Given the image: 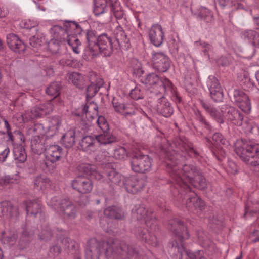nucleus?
I'll return each mask as SVG.
<instances>
[{
  "label": "nucleus",
  "instance_id": "nucleus-1",
  "mask_svg": "<svg viewBox=\"0 0 259 259\" xmlns=\"http://www.w3.org/2000/svg\"><path fill=\"white\" fill-rule=\"evenodd\" d=\"M168 228L176 238L168 245V252L172 259H182L183 252L187 254V259H203L199 254H196L185 250L184 241L188 239L190 235L184 221L178 218L170 220Z\"/></svg>",
  "mask_w": 259,
  "mask_h": 259
},
{
  "label": "nucleus",
  "instance_id": "nucleus-2",
  "mask_svg": "<svg viewBox=\"0 0 259 259\" xmlns=\"http://www.w3.org/2000/svg\"><path fill=\"white\" fill-rule=\"evenodd\" d=\"M165 163L167 171L180 188L188 185L199 170L191 164H185L182 170H179L176 158V150L164 151Z\"/></svg>",
  "mask_w": 259,
  "mask_h": 259
},
{
  "label": "nucleus",
  "instance_id": "nucleus-3",
  "mask_svg": "<svg viewBox=\"0 0 259 259\" xmlns=\"http://www.w3.org/2000/svg\"><path fill=\"white\" fill-rule=\"evenodd\" d=\"M234 151L242 161L252 166L259 165V145L246 140L237 139Z\"/></svg>",
  "mask_w": 259,
  "mask_h": 259
},
{
  "label": "nucleus",
  "instance_id": "nucleus-4",
  "mask_svg": "<svg viewBox=\"0 0 259 259\" xmlns=\"http://www.w3.org/2000/svg\"><path fill=\"white\" fill-rule=\"evenodd\" d=\"M94 15L97 17L103 16L105 21L110 20V15L108 13V4L111 12L117 19H120L124 16V12L118 0H94Z\"/></svg>",
  "mask_w": 259,
  "mask_h": 259
},
{
  "label": "nucleus",
  "instance_id": "nucleus-5",
  "mask_svg": "<svg viewBox=\"0 0 259 259\" xmlns=\"http://www.w3.org/2000/svg\"><path fill=\"white\" fill-rule=\"evenodd\" d=\"M142 82L148 86L152 96L164 94L167 91H172V83L166 77L160 78L155 73H150L142 80Z\"/></svg>",
  "mask_w": 259,
  "mask_h": 259
},
{
  "label": "nucleus",
  "instance_id": "nucleus-6",
  "mask_svg": "<svg viewBox=\"0 0 259 259\" xmlns=\"http://www.w3.org/2000/svg\"><path fill=\"white\" fill-rule=\"evenodd\" d=\"M181 188V192L179 194L180 202L185 205L189 210L193 211L194 209H199L202 211L204 208V202L199 198L193 191L189 185H185Z\"/></svg>",
  "mask_w": 259,
  "mask_h": 259
},
{
  "label": "nucleus",
  "instance_id": "nucleus-7",
  "mask_svg": "<svg viewBox=\"0 0 259 259\" xmlns=\"http://www.w3.org/2000/svg\"><path fill=\"white\" fill-rule=\"evenodd\" d=\"M152 159L140 151L134 152L130 160L131 169L135 172L145 174L151 170Z\"/></svg>",
  "mask_w": 259,
  "mask_h": 259
},
{
  "label": "nucleus",
  "instance_id": "nucleus-8",
  "mask_svg": "<svg viewBox=\"0 0 259 259\" xmlns=\"http://www.w3.org/2000/svg\"><path fill=\"white\" fill-rule=\"evenodd\" d=\"M55 100H50L43 104L36 105L30 110L26 111L22 117L24 122H28L38 118H42L50 114L54 110Z\"/></svg>",
  "mask_w": 259,
  "mask_h": 259
},
{
  "label": "nucleus",
  "instance_id": "nucleus-9",
  "mask_svg": "<svg viewBox=\"0 0 259 259\" xmlns=\"http://www.w3.org/2000/svg\"><path fill=\"white\" fill-rule=\"evenodd\" d=\"M55 100H50L43 104L36 105L30 110L26 111L22 117L24 122H28L38 118H42L50 114L54 110Z\"/></svg>",
  "mask_w": 259,
  "mask_h": 259
},
{
  "label": "nucleus",
  "instance_id": "nucleus-10",
  "mask_svg": "<svg viewBox=\"0 0 259 259\" xmlns=\"http://www.w3.org/2000/svg\"><path fill=\"white\" fill-rule=\"evenodd\" d=\"M106 255L107 257H111L114 254H118L123 259L129 258L133 256H136L138 254L135 248L130 246L125 243H121L120 247L114 250V247H117L112 239H109L106 242Z\"/></svg>",
  "mask_w": 259,
  "mask_h": 259
},
{
  "label": "nucleus",
  "instance_id": "nucleus-11",
  "mask_svg": "<svg viewBox=\"0 0 259 259\" xmlns=\"http://www.w3.org/2000/svg\"><path fill=\"white\" fill-rule=\"evenodd\" d=\"M221 111L224 113V117L228 124L243 126V127L246 128L247 130L250 131L252 130L251 125L245 126V124H248V122L246 121L243 122L244 114L237 109L225 105L222 107Z\"/></svg>",
  "mask_w": 259,
  "mask_h": 259
},
{
  "label": "nucleus",
  "instance_id": "nucleus-12",
  "mask_svg": "<svg viewBox=\"0 0 259 259\" xmlns=\"http://www.w3.org/2000/svg\"><path fill=\"white\" fill-rule=\"evenodd\" d=\"M134 217L137 220H143L147 227L155 229L157 225L156 218L150 208H146L143 205L135 206L132 209Z\"/></svg>",
  "mask_w": 259,
  "mask_h": 259
},
{
  "label": "nucleus",
  "instance_id": "nucleus-13",
  "mask_svg": "<svg viewBox=\"0 0 259 259\" xmlns=\"http://www.w3.org/2000/svg\"><path fill=\"white\" fill-rule=\"evenodd\" d=\"M57 198H53L50 203L54 208L59 211L60 214L64 218L73 219L76 216V208L75 205L68 199L60 200L58 203L56 204Z\"/></svg>",
  "mask_w": 259,
  "mask_h": 259
},
{
  "label": "nucleus",
  "instance_id": "nucleus-14",
  "mask_svg": "<svg viewBox=\"0 0 259 259\" xmlns=\"http://www.w3.org/2000/svg\"><path fill=\"white\" fill-rule=\"evenodd\" d=\"M63 154V149L59 145H51L45 149L44 164L49 170L53 169L52 165L60 160Z\"/></svg>",
  "mask_w": 259,
  "mask_h": 259
},
{
  "label": "nucleus",
  "instance_id": "nucleus-15",
  "mask_svg": "<svg viewBox=\"0 0 259 259\" xmlns=\"http://www.w3.org/2000/svg\"><path fill=\"white\" fill-rule=\"evenodd\" d=\"M99 49L95 52L93 57H97L100 54L104 56H110L115 50L114 43L110 36L107 33H104L98 36L97 43Z\"/></svg>",
  "mask_w": 259,
  "mask_h": 259
},
{
  "label": "nucleus",
  "instance_id": "nucleus-16",
  "mask_svg": "<svg viewBox=\"0 0 259 259\" xmlns=\"http://www.w3.org/2000/svg\"><path fill=\"white\" fill-rule=\"evenodd\" d=\"M64 26L65 29L58 25H55L52 28L51 31L54 33V37L57 39H61L62 36L65 38V34L67 35L69 34L79 33L81 30L80 26L74 21H66Z\"/></svg>",
  "mask_w": 259,
  "mask_h": 259
},
{
  "label": "nucleus",
  "instance_id": "nucleus-17",
  "mask_svg": "<svg viewBox=\"0 0 259 259\" xmlns=\"http://www.w3.org/2000/svg\"><path fill=\"white\" fill-rule=\"evenodd\" d=\"M152 65L154 69L160 72L167 71L170 66L169 57L163 52H152Z\"/></svg>",
  "mask_w": 259,
  "mask_h": 259
},
{
  "label": "nucleus",
  "instance_id": "nucleus-18",
  "mask_svg": "<svg viewBox=\"0 0 259 259\" xmlns=\"http://www.w3.org/2000/svg\"><path fill=\"white\" fill-rule=\"evenodd\" d=\"M104 242L95 239H90L85 249V259H99L103 250Z\"/></svg>",
  "mask_w": 259,
  "mask_h": 259
},
{
  "label": "nucleus",
  "instance_id": "nucleus-19",
  "mask_svg": "<svg viewBox=\"0 0 259 259\" xmlns=\"http://www.w3.org/2000/svg\"><path fill=\"white\" fill-rule=\"evenodd\" d=\"M72 188L81 194L90 193L93 188L92 181L86 177L78 176L72 181Z\"/></svg>",
  "mask_w": 259,
  "mask_h": 259
},
{
  "label": "nucleus",
  "instance_id": "nucleus-20",
  "mask_svg": "<svg viewBox=\"0 0 259 259\" xmlns=\"http://www.w3.org/2000/svg\"><path fill=\"white\" fill-rule=\"evenodd\" d=\"M114 35L115 38L114 41L115 50L119 48L127 50L130 48V38L120 25L117 26L114 30Z\"/></svg>",
  "mask_w": 259,
  "mask_h": 259
},
{
  "label": "nucleus",
  "instance_id": "nucleus-21",
  "mask_svg": "<svg viewBox=\"0 0 259 259\" xmlns=\"http://www.w3.org/2000/svg\"><path fill=\"white\" fill-rule=\"evenodd\" d=\"M123 184L127 192L136 194L145 186L144 180L136 176H132L124 179Z\"/></svg>",
  "mask_w": 259,
  "mask_h": 259
},
{
  "label": "nucleus",
  "instance_id": "nucleus-22",
  "mask_svg": "<svg viewBox=\"0 0 259 259\" xmlns=\"http://www.w3.org/2000/svg\"><path fill=\"white\" fill-rule=\"evenodd\" d=\"M156 96L158 99L157 103L154 107L155 110L158 114L165 117H170L174 113V108L170 103L164 96L163 94Z\"/></svg>",
  "mask_w": 259,
  "mask_h": 259
},
{
  "label": "nucleus",
  "instance_id": "nucleus-23",
  "mask_svg": "<svg viewBox=\"0 0 259 259\" xmlns=\"http://www.w3.org/2000/svg\"><path fill=\"white\" fill-rule=\"evenodd\" d=\"M0 212L3 217L12 221L16 220L19 215L18 207L9 201L0 203Z\"/></svg>",
  "mask_w": 259,
  "mask_h": 259
},
{
  "label": "nucleus",
  "instance_id": "nucleus-24",
  "mask_svg": "<svg viewBox=\"0 0 259 259\" xmlns=\"http://www.w3.org/2000/svg\"><path fill=\"white\" fill-rule=\"evenodd\" d=\"M148 35L151 44L156 47H160L163 42L165 34L160 24H153L149 30Z\"/></svg>",
  "mask_w": 259,
  "mask_h": 259
},
{
  "label": "nucleus",
  "instance_id": "nucleus-25",
  "mask_svg": "<svg viewBox=\"0 0 259 259\" xmlns=\"http://www.w3.org/2000/svg\"><path fill=\"white\" fill-rule=\"evenodd\" d=\"M234 102L244 112H249L251 103L248 96L242 91L235 90L233 92Z\"/></svg>",
  "mask_w": 259,
  "mask_h": 259
},
{
  "label": "nucleus",
  "instance_id": "nucleus-26",
  "mask_svg": "<svg viewBox=\"0 0 259 259\" xmlns=\"http://www.w3.org/2000/svg\"><path fill=\"white\" fill-rule=\"evenodd\" d=\"M173 145L178 150H180L182 152H186L190 156L193 157H197L199 155V152L194 148L193 144L187 141L183 140L180 138L176 139ZM179 150H177L178 152Z\"/></svg>",
  "mask_w": 259,
  "mask_h": 259
},
{
  "label": "nucleus",
  "instance_id": "nucleus-27",
  "mask_svg": "<svg viewBox=\"0 0 259 259\" xmlns=\"http://www.w3.org/2000/svg\"><path fill=\"white\" fill-rule=\"evenodd\" d=\"M134 233L137 238L141 239L152 245H157V238L148 230L141 227H136L133 230Z\"/></svg>",
  "mask_w": 259,
  "mask_h": 259
},
{
  "label": "nucleus",
  "instance_id": "nucleus-28",
  "mask_svg": "<svg viewBox=\"0 0 259 259\" xmlns=\"http://www.w3.org/2000/svg\"><path fill=\"white\" fill-rule=\"evenodd\" d=\"M7 42L9 47L14 52L21 53L26 48L25 44L15 34L10 33L7 36Z\"/></svg>",
  "mask_w": 259,
  "mask_h": 259
},
{
  "label": "nucleus",
  "instance_id": "nucleus-29",
  "mask_svg": "<svg viewBox=\"0 0 259 259\" xmlns=\"http://www.w3.org/2000/svg\"><path fill=\"white\" fill-rule=\"evenodd\" d=\"M123 180V176L113 169H108L104 172L103 182L107 183L112 187L116 185H120L122 180Z\"/></svg>",
  "mask_w": 259,
  "mask_h": 259
},
{
  "label": "nucleus",
  "instance_id": "nucleus-30",
  "mask_svg": "<svg viewBox=\"0 0 259 259\" xmlns=\"http://www.w3.org/2000/svg\"><path fill=\"white\" fill-rule=\"evenodd\" d=\"M200 104L206 112L217 122L220 124L224 122V113L219 112L213 106L204 102L203 100L200 101Z\"/></svg>",
  "mask_w": 259,
  "mask_h": 259
},
{
  "label": "nucleus",
  "instance_id": "nucleus-31",
  "mask_svg": "<svg viewBox=\"0 0 259 259\" xmlns=\"http://www.w3.org/2000/svg\"><path fill=\"white\" fill-rule=\"evenodd\" d=\"M86 39L88 43L87 51H89V55L93 57L95 52L99 49L97 43L98 36L96 32L93 30H88L86 32Z\"/></svg>",
  "mask_w": 259,
  "mask_h": 259
},
{
  "label": "nucleus",
  "instance_id": "nucleus-32",
  "mask_svg": "<svg viewBox=\"0 0 259 259\" xmlns=\"http://www.w3.org/2000/svg\"><path fill=\"white\" fill-rule=\"evenodd\" d=\"M34 188L38 191H44L49 188L51 185V181L47 177L38 175L33 179Z\"/></svg>",
  "mask_w": 259,
  "mask_h": 259
},
{
  "label": "nucleus",
  "instance_id": "nucleus-33",
  "mask_svg": "<svg viewBox=\"0 0 259 259\" xmlns=\"http://www.w3.org/2000/svg\"><path fill=\"white\" fill-rule=\"evenodd\" d=\"M102 133L96 136V140L100 144L107 145L117 141V137L109 130L102 131Z\"/></svg>",
  "mask_w": 259,
  "mask_h": 259
},
{
  "label": "nucleus",
  "instance_id": "nucleus-34",
  "mask_svg": "<svg viewBox=\"0 0 259 259\" xmlns=\"http://www.w3.org/2000/svg\"><path fill=\"white\" fill-rule=\"evenodd\" d=\"M96 141H97L96 136L94 137L92 136H86L82 138L79 145L83 151L90 152L95 150Z\"/></svg>",
  "mask_w": 259,
  "mask_h": 259
},
{
  "label": "nucleus",
  "instance_id": "nucleus-35",
  "mask_svg": "<svg viewBox=\"0 0 259 259\" xmlns=\"http://www.w3.org/2000/svg\"><path fill=\"white\" fill-rule=\"evenodd\" d=\"M237 79L244 90H248L254 86V82L251 80L249 73L245 70H241L238 74Z\"/></svg>",
  "mask_w": 259,
  "mask_h": 259
},
{
  "label": "nucleus",
  "instance_id": "nucleus-36",
  "mask_svg": "<svg viewBox=\"0 0 259 259\" xmlns=\"http://www.w3.org/2000/svg\"><path fill=\"white\" fill-rule=\"evenodd\" d=\"M104 214L107 218L117 220L123 219L124 217V213L122 209L115 206L107 207L104 211Z\"/></svg>",
  "mask_w": 259,
  "mask_h": 259
},
{
  "label": "nucleus",
  "instance_id": "nucleus-37",
  "mask_svg": "<svg viewBox=\"0 0 259 259\" xmlns=\"http://www.w3.org/2000/svg\"><path fill=\"white\" fill-rule=\"evenodd\" d=\"M23 204L25 207L27 213H29L31 215L35 216L41 212V204L38 200H28L25 201Z\"/></svg>",
  "mask_w": 259,
  "mask_h": 259
},
{
  "label": "nucleus",
  "instance_id": "nucleus-38",
  "mask_svg": "<svg viewBox=\"0 0 259 259\" xmlns=\"http://www.w3.org/2000/svg\"><path fill=\"white\" fill-rule=\"evenodd\" d=\"M14 159L17 164L24 163L27 159L25 148L22 145H17L13 148Z\"/></svg>",
  "mask_w": 259,
  "mask_h": 259
},
{
  "label": "nucleus",
  "instance_id": "nucleus-39",
  "mask_svg": "<svg viewBox=\"0 0 259 259\" xmlns=\"http://www.w3.org/2000/svg\"><path fill=\"white\" fill-rule=\"evenodd\" d=\"M80 168L82 169L83 172L88 176H90L92 179L97 180H101L103 182L104 179V172L103 174L96 170L95 166L90 164H82Z\"/></svg>",
  "mask_w": 259,
  "mask_h": 259
},
{
  "label": "nucleus",
  "instance_id": "nucleus-40",
  "mask_svg": "<svg viewBox=\"0 0 259 259\" xmlns=\"http://www.w3.org/2000/svg\"><path fill=\"white\" fill-rule=\"evenodd\" d=\"M259 213V196L255 198L253 196L252 199L250 201V203L248 202L245 207V212L244 217L247 218L249 216H253L254 214H257Z\"/></svg>",
  "mask_w": 259,
  "mask_h": 259
},
{
  "label": "nucleus",
  "instance_id": "nucleus-41",
  "mask_svg": "<svg viewBox=\"0 0 259 259\" xmlns=\"http://www.w3.org/2000/svg\"><path fill=\"white\" fill-rule=\"evenodd\" d=\"M207 146L213 151L214 147L220 145H226L227 141L224 136L219 133H215L213 135L212 140L213 143L207 137L205 138Z\"/></svg>",
  "mask_w": 259,
  "mask_h": 259
},
{
  "label": "nucleus",
  "instance_id": "nucleus-42",
  "mask_svg": "<svg viewBox=\"0 0 259 259\" xmlns=\"http://www.w3.org/2000/svg\"><path fill=\"white\" fill-rule=\"evenodd\" d=\"M31 148L34 153L41 154L45 149L43 138L38 136H34L31 139Z\"/></svg>",
  "mask_w": 259,
  "mask_h": 259
},
{
  "label": "nucleus",
  "instance_id": "nucleus-43",
  "mask_svg": "<svg viewBox=\"0 0 259 259\" xmlns=\"http://www.w3.org/2000/svg\"><path fill=\"white\" fill-rule=\"evenodd\" d=\"M69 80L77 88L83 89L85 85L84 76L78 72H72L68 76Z\"/></svg>",
  "mask_w": 259,
  "mask_h": 259
},
{
  "label": "nucleus",
  "instance_id": "nucleus-44",
  "mask_svg": "<svg viewBox=\"0 0 259 259\" xmlns=\"http://www.w3.org/2000/svg\"><path fill=\"white\" fill-rule=\"evenodd\" d=\"M75 136L74 130L68 131L61 138L62 145L67 148L72 147L75 144Z\"/></svg>",
  "mask_w": 259,
  "mask_h": 259
},
{
  "label": "nucleus",
  "instance_id": "nucleus-45",
  "mask_svg": "<svg viewBox=\"0 0 259 259\" xmlns=\"http://www.w3.org/2000/svg\"><path fill=\"white\" fill-rule=\"evenodd\" d=\"M62 243L64 244L65 249H67L69 253L78 255L79 253V244L75 241L69 238H64Z\"/></svg>",
  "mask_w": 259,
  "mask_h": 259
},
{
  "label": "nucleus",
  "instance_id": "nucleus-46",
  "mask_svg": "<svg viewBox=\"0 0 259 259\" xmlns=\"http://www.w3.org/2000/svg\"><path fill=\"white\" fill-rule=\"evenodd\" d=\"M194 187L202 190L206 187V180L199 170L194 176L192 181L189 182Z\"/></svg>",
  "mask_w": 259,
  "mask_h": 259
},
{
  "label": "nucleus",
  "instance_id": "nucleus-47",
  "mask_svg": "<svg viewBox=\"0 0 259 259\" xmlns=\"http://www.w3.org/2000/svg\"><path fill=\"white\" fill-rule=\"evenodd\" d=\"M77 33L69 34L67 35V41L71 47L73 51L76 54L80 53L79 46L81 42L76 35Z\"/></svg>",
  "mask_w": 259,
  "mask_h": 259
},
{
  "label": "nucleus",
  "instance_id": "nucleus-48",
  "mask_svg": "<svg viewBox=\"0 0 259 259\" xmlns=\"http://www.w3.org/2000/svg\"><path fill=\"white\" fill-rule=\"evenodd\" d=\"M17 238V236L16 234L8 231L2 232L1 239L4 244L13 245L16 242Z\"/></svg>",
  "mask_w": 259,
  "mask_h": 259
},
{
  "label": "nucleus",
  "instance_id": "nucleus-49",
  "mask_svg": "<svg viewBox=\"0 0 259 259\" xmlns=\"http://www.w3.org/2000/svg\"><path fill=\"white\" fill-rule=\"evenodd\" d=\"M60 84L58 82H53L46 90V93L51 96H54L53 99L56 101V98L60 94Z\"/></svg>",
  "mask_w": 259,
  "mask_h": 259
},
{
  "label": "nucleus",
  "instance_id": "nucleus-50",
  "mask_svg": "<svg viewBox=\"0 0 259 259\" xmlns=\"http://www.w3.org/2000/svg\"><path fill=\"white\" fill-rule=\"evenodd\" d=\"M194 114L196 119L199 121L201 125L209 131H211L212 126L210 123L207 121L206 118L201 114L199 110H197L195 111Z\"/></svg>",
  "mask_w": 259,
  "mask_h": 259
},
{
  "label": "nucleus",
  "instance_id": "nucleus-51",
  "mask_svg": "<svg viewBox=\"0 0 259 259\" xmlns=\"http://www.w3.org/2000/svg\"><path fill=\"white\" fill-rule=\"evenodd\" d=\"M195 44L197 46H199L204 55L208 57H209V53L213 51V46L208 42L199 40L195 41Z\"/></svg>",
  "mask_w": 259,
  "mask_h": 259
},
{
  "label": "nucleus",
  "instance_id": "nucleus-52",
  "mask_svg": "<svg viewBox=\"0 0 259 259\" xmlns=\"http://www.w3.org/2000/svg\"><path fill=\"white\" fill-rule=\"evenodd\" d=\"M198 17L201 20L209 22L212 20L213 15L209 9L205 7H201Z\"/></svg>",
  "mask_w": 259,
  "mask_h": 259
},
{
  "label": "nucleus",
  "instance_id": "nucleus-53",
  "mask_svg": "<svg viewBox=\"0 0 259 259\" xmlns=\"http://www.w3.org/2000/svg\"><path fill=\"white\" fill-rule=\"evenodd\" d=\"M98 108L97 105L94 102H90L88 104H87L82 108V114H89V115L92 116L90 113H92L93 115L98 114Z\"/></svg>",
  "mask_w": 259,
  "mask_h": 259
},
{
  "label": "nucleus",
  "instance_id": "nucleus-54",
  "mask_svg": "<svg viewBox=\"0 0 259 259\" xmlns=\"http://www.w3.org/2000/svg\"><path fill=\"white\" fill-rule=\"evenodd\" d=\"M114 157L118 160H124L128 156V153L124 147L118 146L114 150Z\"/></svg>",
  "mask_w": 259,
  "mask_h": 259
},
{
  "label": "nucleus",
  "instance_id": "nucleus-55",
  "mask_svg": "<svg viewBox=\"0 0 259 259\" xmlns=\"http://www.w3.org/2000/svg\"><path fill=\"white\" fill-rule=\"evenodd\" d=\"M144 89L140 85H137L131 90L130 95L134 100L142 99L144 97Z\"/></svg>",
  "mask_w": 259,
  "mask_h": 259
},
{
  "label": "nucleus",
  "instance_id": "nucleus-56",
  "mask_svg": "<svg viewBox=\"0 0 259 259\" xmlns=\"http://www.w3.org/2000/svg\"><path fill=\"white\" fill-rule=\"evenodd\" d=\"M53 236V233L49 226H46L42 229L41 233L39 235V238L44 241H47L51 238Z\"/></svg>",
  "mask_w": 259,
  "mask_h": 259
},
{
  "label": "nucleus",
  "instance_id": "nucleus-57",
  "mask_svg": "<svg viewBox=\"0 0 259 259\" xmlns=\"http://www.w3.org/2000/svg\"><path fill=\"white\" fill-rule=\"evenodd\" d=\"M258 33L254 30H247L243 32L242 36L244 38L247 39L248 41L253 44Z\"/></svg>",
  "mask_w": 259,
  "mask_h": 259
},
{
  "label": "nucleus",
  "instance_id": "nucleus-58",
  "mask_svg": "<svg viewBox=\"0 0 259 259\" xmlns=\"http://www.w3.org/2000/svg\"><path fill=\"white\" fill-rule=\"evenodd\" d=\"M207 84L209 91L221 88L219 80L214 77H209Z\"/></svg>",
  "mask_w": 259,
  "mask_h": 259
},
{
  "label": "nucleus",
  "instance_id": "nucleus-59",
  "mask_svg": "<svg viewBox=\"0 0 259 259\" xmlns=\"http://www.w3.org/2000/svg\"><path fill=\"white\" fill-rule=\"evenodd\" d=\"M96 123L102 131L109 130V123L104 116H99L96 120Z\"/></svg>",
  "mask_w": 259,
  "mask_h": 259
},
{
  "label": "nucleus",
  "instance_id": "nucleus-60",
  "mask_svg": "<svg viewBox=\"0 0 259 259\" xmlns=\"http://www.w3.org/2000/svg\"><path fill=\"white\" fill-rule=\"evenodd\" d=\"M136 111L137 108L133 104L129 103L125 104L124 108V116H132L136 114Z\"/></svg>",
  "mask_w": 259,
  "mask_h": 259
},
{
  "label": "nucleus",
  "instance_id": "nucleus-61",
  "mask_svg": "<svg viewBox=\"0 0 259 259\" xmlns=\"http://www.w3.org/2000/svg\"><path fill=\"white\" fill-rule=\"evenodd\" d=\"M209 92L211 98L214 102H219L222 100L223 94L222 88Z\"/></svg>",
  "mask_w": 259,
  "mask_h": 259
},
{
  "label": "nucleus",
  "instance_id": "nucleus-62",
  "mask_svg": "<svg viewBox=\"0 0 259 259\" xmlns=\"http://www.w3.org/2000/svg\"><path fill=\"white\" fill-rule=\"evenodd\" d=\"M10 152L9 147L5 145L0 144V161L4 162Z\"/></svg>",
  "mask_w": 259,
  "mask_h": 259
},
{
  "label": "nucleus",
  "instance_id": "nucleus-63",
  "mask_svg": "<svg viewBox=\"0 0 259 259\" xmlns=\"http://www.w3.org/2000/svg\"><path fill=\"white\" fill-rule=\"evenodd\" d=\"M98 89L96 84L91 83L88 85L87 88L86 96L87 98H92L94 97L98 92Z\"/></svg>",
  "mask_w": 259,
  "mask_h": 259
},
{
  "label": "nucleus",
  "instance_id": "nucleus-64",
  "mask_svg": "<svg viewBox=\"0 0 259 259\" xmlns=\"http://www.w3.org/2000/svg\"><path fill=\"white\" fill-rule=\"evenodd\" d=\"M21 26L25 29H30L37 25V22L33 20L25 19L22 21Z\"/></svg>",
  "mask_w": 259,
  "mask_h": 259
}]
</instances>
